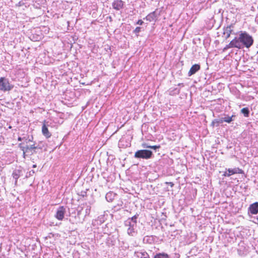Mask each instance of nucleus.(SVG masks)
I'll list each match as a JSON object with an SVG mask.
<instances>
[{
    "mask_svg": "<svg viewBox=\"0 0 258 258\" xmlns=\"http://www.w3.org/2000/svg\"><path fill=\"white\" fill-rule=\"evenodd\" d=\"M239 37L241 43L246 48H249L253 43V39L252 36L245 31L240 32Z\"/></svg>",
    "mask_w": 258,
    "mask_h": 258,
    "instance_id": "f257e3e1",
    "label": "nucleus"
},
{
    "mask_svg": "<svg viewBox=\"0 0 258 258\" xmlns=\"http://www.w3.org/2000/svg\"><path fill=\"white\" fill-rule=\"evenodd\" d=\"M153 153L151 151L148 150H138L135 153V157L136 158H143L148 159L152 157Z\"/></svg>",
    "mask_w": 258,
    "mask_h": 258,
    "instance_id": "f03ea898",
    "label": "nucleus"
},
{
    "mask_svg": "<svg viewBox=\"0 0 258 258\" xmlns=\"http://www.w3.org/2000/svg\"><path fill=\"white\" fill-rule=\"evenodd\" d=\"M9 80L5 77L0 78V90L6 92L9 91L13 88Z\"/></svg>",
    "mask_w": 258,
    "mask_h": 258,
    "instance_id": "7ed1b4c3",
    "label": "nucleus"
},
{
    "mask_svg": "<svg viewBox=\"0 0 258 258\" xmlns=\"http://www.w3.org/2000/svg\"><path fill=\"white\" fill-rule=\"evenodd\" d=\"M241 44L240 41L239 37L238 38L235 37L232 40L230 43L226 45L223 49V51H225L228 49L231 48H241Z\"/></svg>",
    "mask_w": 258,
    "mask_h": 258,
    "instance_id": "20e7f679",
    "label": "nucleus"
},
{
    "mask_svg": "<svg viewBox=\"0 0 258 258\" xmlns=\"http://www.w3.org/2000/svg\"><path fill=\"white\" fill-rule=\"evenodd\" d=\"M19 147L23 151V156L24 158L28 155H31L34 154V152L32 149H30V146H24L22 143H20Z\"/></svg>",
    "mask_w": 258,
    "mask_h": 258,
    "instance_id": "39448f33",
    "label": "nucleus"
},
{
    "mask_svg": "<svg viewBox=\"0 0 258 258\" xmlns=\"http://www.w3.org/2000/svg\"><path fill=\"white\" fill-rule=\"evenodd\" d=\"M243 170L239 168H234L233 169L229 168L227 171L224 172L223 176L229 177L233 174H243Z\"/></svg>",
    "mask_w": 258,
    "mask_h": 258,
    "instance_id": "423d86ee",
    "label": "nucleus"
},
{
    "mask_svg": "<svg viewBox=\"0 0 258 258\" xmlns=\"http://www.w3.org/2000/svg\"><path fill=\"white\" fill-rule=\"evenodd\" d=\"M48 124H47L46 120H43L42 121L41 131L42 135L47 139L50 138L51 136V134L48 130Z\"/></svg>",
    "mask_w": 258,
    "mask_h": 258,
    "instance_id": "0eeeda50",
    "label": "nucleus"
},
{
    "mask_svg": "<svg viewBox=\"0 0 258 258\" xmlns=\"http://www.w3.org/2000/svg\"><path fill=\"white\" fill-rule=\"evenodd\" d=\"M66 213V208L64 206H60L57 210L55 217L58 220L61 221L63 220Z\"/></svg>",
    "mask_w": 258,
    "mask_h": 258,
    "instance_id": "6e6552de",
    "label": "nucleus"
},
{
    "mask_svg": "<svg viewBox=\"0 0 258 258\" xmlns=\"http://www.w3.org/2000/svg\"><path fill=\"white\" fill-rule=\"evenodd\" d=\"M233 24H230L223 29V34L225 35V39L229 38L233 32Z\"/></svg>",
    "mask_w": 258,
    "mask_h": 258,
    "instance_id": "1a4fd4ad",
    "label": "nucleus"
},
{
    "mask_svg": "<svg viewBox=\"0 0 258 258\" xmlns=\"http://www.w3.org/2000/svg\"><path fill=\"white\" fill-rule=\"evenodd\" d=\"M249 211L251 214L255 215L258 213V202H255L249 206Z\"/></svg>",
    "mask_w": 258,
    "mask_h": 258,
    "instance_id": "9d476101",
    "label": "nucleus"
},
{
    "mask_svg": "<svg viewBox=\"0 0 258 258\" xmlns=\"http://www.w3.org/2000/svg\"><path fill=\"white\" fill-rule=\"evenodd\" d=\"M123 2L121 0H116L112 3V7L113 9L116 10H119L123 7Z\"/></svg>",
    "mask_w": 258,
    "mask_h": 258,
    "instance_id": "9b49d317",
    "label": "nucleus"
},
{
    "mask_svg": "<svg viewBox=\"0 0 258 258\" xmlns=\"http://www.w3.org/2000/svg\"><path fill=\"white\" fill-rule=\"evenodd\" d=\"M200 69V66L198 64H195L193 65L190 69L188 75L189 76H190L194 74H195L197 72H198Z\"/></svg>",
    "mask_w": 258,
    "mask_h": 258,
    "instance_id": "f8f14e48",
    "label": "nucleus"
},
{
    "mask_svg": "<svg viewBox=\"0 0 258 258\" xmlns=\"http://www.w3.org/2000/svg\"><path fill=\"white\" fill-rule=\"evenodd\" d=\"M156 14L155 12H153L150 14H149L145 18L147 21L149 22H152L153 21H155L156 19Z\"/></svg>",
    "mask_w": 258,
    "mask_h": 258,
    "instance_id": "ddd939ff",
    "label": "nucleus"
},
{
    "mask_svg": "<svg viewBox=\"0 0 258 258\" xmlns=\"http://www.w3.org/2000/svg\"><path fill=\"white\" fill-rule=\"evenodd\" d=\"M142 146L143 148H150L154 150H156L157 149H159L160 148V145H154V146H149L146 143H143Z\"/></svg>",
    "mask_w": 258,
    "mask_h": 258,
    "instance_id": "4468645a",
    "label": "nucleus"
},
{
    "mask_svg": "<svg viewBox=\"0 0 258 258\" xmlns=\"http://www.w3.org/2000/svg\"><path fill=\"white\" fill-rule=\"evenodd\" d=\"M223 123V119H214L212 121V122H211V125L212 126H219V124L220 123Z\"/></svg>",
    "mask_w": 258,
    "mask_h": 258,
    "instance_id": "2eb2a0df",
    "label": "nucleus"
},
{
    "mask_svg": "<svg viewBox=\"0 0 258 258\" xmlns=\"http://www.w3.org/2000/svg\"><path fill=\"white\" fill-rule=\"evenodd\" d=\"M154 258H169L168 254L165 253H159L156 254Z\"/></svg>",
    "mask_w": 258,
    "mask_h": 258,
    "instance_id": "dca6fc26",
    "label": "nucleus"
},
{
    "mask_svg": "<svg viewBox=\"0 0 258 258\" xmlns=\"http://www.w3.org/2000/svg\"><path fill=\"white\" fill-rule=\"evenodd\" d=\"M241 112L243 114V115L245 117H247L249 116V109L248 108H247V107L243 108L241 110Z\"/></svg>",
    "mask_w": 258,
    "mask_h": 258,
    "instance_id": "f3484780",
    "label": "nucleus"
},
{
    "mask_svg": "<svg viewBox=\"0 0 258 258\" xmlns=\"http://www.w3.org/2000/svg\"><path fill=\"white\" fill-rule=\"evenodd\" d=\"M234 117H235V115H232L231 116H227L222 118V119H223V122H226L227 123H230L233 120L232 118Z\"/></svg>",
    "mask_w": 258,
    "mask_h": 258,
    "instance_id": "a211bd4d",
    "label": "nucleus"
},
{
    "mask_svg": "<svg viewBox=\"0 0 258 258\" xmlns=\"http://www.w3.org/2000/svg\"><path fill=\"white\" fill-rule=\"evenodd\" d=\"M23 140L25 141L26 143H28L29 142H31L33 141V136H31L30 137L29 136L26 135V136H24L22 137Z\"/></svg>",
    "mask_w": 258,
    "mask_h": 258,
    "instance_id": "6ab92c4d",
    "label": "nucleus"
},
{
    "mask_svg": "<svg viewBox=\"0 0 258 258\" xmlns=\"http://www.w3.org/2000/svg\"><path fill=\"white\" fill-rule=\"evenodd\" d=\"M30 149H32L33 150V151L34 152V153H36L35 150L38 149H41V147L35 146V145L34 144L30 146Z\"/></svg>",
    "mask_w": 258,
    "mask_h": 258,
    "instance_id": "aec40b11",
    "label": "nucleus"
},
{
    "mask_svg": "<svg viewBox=\"0 0 258 258\" xmlns=\"http://www.w3.org/2000/svg\"><path fill=\"white\" fill-rule=\"evenodd\" d=\"M140 258H150L149 255L146 252H141V256Z\"/></svg>",
    "mask_w": 258,
    "mask_h": 258,
    "instance_id": "412c9836",
    "label": "nucleus"
},
{
    "mask_svg": "<svg viewBox=\"0 0 258 258\" xmlns=\"http://www.w3.org/2000/svg\"><path fill=\"white\" fill-rule=\"evenodd\" d=\"M141 28L140 27H137L135 28V29L134 30V32L138 36V34L141 32Z\"/></svg>",
    "mask_w": 258,
    "mask_h": 258,
    "instance_id": "4be33fe9",
    "label": "nucleus"
},
{
    "mask_svg": "<svg viewBox=\"0 0 258 258\" xmlns=\"http://www.w3.org/2000/svg\"><path fill=\"white\" fill-rule=\"evenodd\" d=\"M138 215H136L134 216H133L131 218L132 220L135 222V223H136L137 222V219L138 218Z\"/></svg>",
    "mask_w": 258,
    "mask_h": 258,
    "instance_id": "5701e85b",
    "label": "nucleus"
},
{
    "mask_svg": "<svg viewBox=\"0 0 258 258\" xmlns=\"http://www.w3.org/2000/svg\"><path fill=\"white\" fill-rule=\"evenodd\" d=\"M144 23V22L142 20L140 19V20H139L137 22V24H138V25H143V24Z\"/></svg>",
    "mask_w": 258,
    "mask_h": 258,
    "instance_id": "b1692460",
    "label": "nucleus"
},
{
    "mask_svg": "<svg viewBox=\"0 0 258 258\" xmlns=\"http://www.w3.org/2000/svg\"><path fill=\"white\" fill-rule=\"evenodd\" d=\"M13 177L15 178V179H18L19 178V175L17 174L15 172H14L13 173Z\"/></svg>",
    "mask_w": 258,
    "mask_h": 258,
    "instance_id": "393cba45",
    "label": "nucleus"
},
{
    "mask_svg": "<svg viewBox=\"0 0 258 258\" xmlns=\"http://www.w3.org/2000/svg\"><path fill=\"white\" fill-rule=\"evenodd\" d=\"M165 183L166 184L169 185L171 187H172L174 185L172 182H166Z\"/></svg>",
    "mask_w": 258,
    "mask_h": 258,
    "instance_id": "a878e982",
    "label": "nucleus"
},
{
    "mask_svg": "<svg viewBox=\"0 0 258 258\" xmlns=\"http://www.w3.org/2000/svg\"><path fill=\"white\" fill-rule=\"evenodd\" d=\"M18 140L19 141H22L23 140V139H22V137H18Z\"/></svg>",
    "mask_w": 258,
    "mask_h": 258,
    "instance_id": "bb28decb",
    "label": "nucleus"
},
{
    "mask_svg": "<svg viewBox=\"0 0 258 258\" xmlns=\"http://www.w3.org/2000/svg\"><path fill=\"white\" fill-rule=\"evenodd\" d=\"M33 168H35V167H36V164L33 165Z\"/></svg>",
    "mask_w": 258,
    "mask_h": 258,
    "instance_id": "cd10ccee",
    "label": "nucleus"
}]
</instances>
